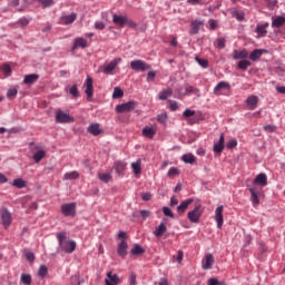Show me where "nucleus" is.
I'll use <instances>...</instances> for the list:
<instances>
[{"mask_svg":"<svg viewBox=\"0 0 285 285\" xmlns=\"http://www.w3.org/2000/svg\"><path fill=\"white\" fill-rule=\"evenodd\" d=\"M168 104H169V108L173 112H175V110H179V104H177V101L168 100Z\"/></svg>","mask_w":285,"mask_h":285,"instance_id":"09e8293b","label":"nucleus"},{"mask_svg":"<svg viewBox=\"0 0 285 285\" xmlns=\"http://www.w3.org/2000/svg\"><path fill=\"white\" fill-rule=\"evenodd\" d=\"M197 159L195 158V156L193 154H185L183 156V161H185V164H195Z\"/></svg>","mask_w":285,"mask_h":285,"instance_id":"4c0bfd02","label":"nucleus"},{"mask_svg":"<svg viewBox=\"0 0 285 285\" xmlns=\"http://www.w3.org/2000/svg\"><path fill=\"white\" fill-rule=\"evenodd\" d=\"M208 285H226V283L219 282V279H217V278H209Z\"/></svg>","mask_w":285,"mask_h":285,"instance_id":"4d7b16f0","label":"nucleus"},{"mask_svg":"<svg viewBox=\"0 0 285 285\" xmlns=\"http://www.w3.org/2000/svg\"><path fill=\"white\" fill-rule=\"evenodd\" d=\"M262 55H264V50L262 49H255L254 51H252V53L249 55V59L252 61H259V59L262 58Z\"/></svg>","mask_w":285,"mask_h":285,"instance_id":"7c9ffc66","label":"nucleus"},{"mask_svg":"<svg viewBox=\"0 0 285 285\" xmlns=\"http://www.w3.org/2000/svg\"><path fill=\"white\" fill-rule=\"evenodd\" d=\"M203 213L202 205H196L191 212H188L187 217L191 224H199Z\"/></svg>","mask_w":285,"mask_h":285,"instance_id":"7ed1b4c3","label":"nucleus"},{"mask_svg":"<svg viewBox=\"0 0 285 285\" xmlns=\"http://www.w3.org/2000/svg\"><path fill=\"white\" fill-rule=\"evenodd\" d=\"M163 213L166 217H171V219L175 218V214H173V210H170L169 207H163Z\"/></svg>","mask_w":285,"mask_h":285,"instance_id":"8fccbe9b","label":"nucleus"},{"mask_svg":"<svg viewBox=\"0 0 285 285\" xmlns=\"http://www.w3.org/2000/svg\"><path fill=\"white\" fill-rule=\"evenodd\" d=\"M112 97H114V99H119V98L124 97V90H121V88H119V87H116L114 89Z\"/></svg>","mask_w":285,"mask_h":285,"instance_id":"c03bdc74","label":"nucleus"},{"mask_svg":"<svg viewBox=\"0 0 285 285\" xmlns=\"http://www.w3.org/2000/svg\"><path fill=\"white\" fill-rule=\"evenodd\" d=\"M2 72H4V75H7V77H10V75L12 73V68L10 67V65H4L2 67Z\"/></svg>","mask_w":285,"mask_h":285,"instance_id":"6e6d98bb","label":"nucleus"},{"mask_svg":"<svg viewBox=\"0 0 285 285\" xmlns=\"http://www.w3.org/2000/svg\"><path fill=\"white\" fill-rule=\"evenodd\" d=\"M137 107V102L130 100L128 102H125V104H121V105H118L116 107V111L117 112H131V110H135V108Z\"/></svg>","mask_w":285,"mask_h":285,"instance_id":"39448f33","label":"nucleus"},{"mask_svg":"<svg viewBox=\"0 0 285 285\" xmlns=\"http://www.w3.org/2000/svg\"><path fill=\"white\" fill-rule=\"evenodd\" d=\"M157 135V125L146 126L142 128V136L153 139Z\"/></svg>","mask_w":285,"mask_h":285,"instance_id":"9b49d317","label":"nucleus"},{"mask_svg":"<svg viewBox=\"0 0 285 285\" xmlns=\"http://www.w3.org/2000/svg\"><path fill=\"white\" fill-rule=\"evenodd\" d=\"M77 48H88V40L83 38H76L72 50H77Z\"/></svg>","mask_w":285,"mask_h":285,"instance_id":"b1692460","label":"nucleus"},{"mask_svg":"<svg viewBox=\"0 0 285 285\" xmlns=\"http://www.w3.org/2000/svg\"><path fill=\"white\" fill-rule=\"evenodd\" d=\"M61 213L65 217H70V215H72V204H63L61 206Z\"/></svg>","mask_w":285,"mask_h":285,"instance_id":"2f4dec72","label":"nucleus"},{"mask_svg":"<svg viewBox=\"0 0 285 285\" xmlns=\"http://www.w3.org/2000/svg\"><path fill=\"white\" fill-rule=\"evenodd\" d=\"M20 282L23 285H30L32 284V276H30V274H21Z\"/></svg>","mask_w":285,"mask_h":285,"instance_id":"c9c22d12","label":"nucleus"},{"mask_svg":"<svg viewBox=\"0 0 285 285\" xmlns=\"http://www.w3.org/2000/svg\"><path fill=\"white\" fill-rule=\"evenodd\" d=\"M250 66H253V63L250 62V60L244 59V60H240V61L238 62V69H239V70L246 71V70H248V67H250Z\"/></svg>","mask_w":285,"mask_h":285,"instance_id":"f704fd0d","label":"nucleus"},{"mask_svg":"<svg viewBox=\"0 0 285 285\" xmlns=\"http://www.w3.org/2000/svg\"><path fill=\"white\" fill-rule=\"evenodd\" d=\"M268 22L258 23L256 26L255 32L258 35V37H265L266 35H268Z\"/></svg>","mask_w":285,"mask_h":285,"instance_id":"f3484780","label":"nucleus"},{"mask_svg":"<svg viewBox=\"0 0 285 285\" xmlns=\"http://www.w3.org/2000/svg\"><path fill=\"white\" fill-rule=\"evenodd\" d=\"M140 215L142 219H148V217H150V210L142 209L140 210Z\"/></svg>","mask_w":285,"mask_h":285,"instance_id":"774afa93","label":"nucleus"},{"mask_svg":"<svg viewBox=\"0 0 285 285\" xmlns=\"http://www.w3.org/2000/svg\"><path fill=\"white\" fill-rule=\"evenodd\" d=\"M92 78L87 77V80L85 82V94L87 95V101H90L92 99V95H95V88L92 87Z\"/></svg>","mask_w":285,"mask_h":285,"instance_id":"1a4fd4ad","label":"nucleus"},{"mask_svg":"<svg viewBox=\"0 0 285 285\" xmlns=\"http://www.w3.org/2000/svg\"><path fill=\"white\" fill-rule=\"evenodd\" d=\"M38 3H41L42 8H50V6H55V0H36Z\"/></svg>","mask_w":285,"mask_h":285,"instance_id":"a18cd8bd","label":"nucleus"},{"mask_svg":"<svg viewBox=\"0 0 285 285\" xmlns=\"http://www.w3.org/2000/svg\"><path fill=\"white\" fill-rule=\"evenodd\" d=\"M127 19H128V17H126V16H117V14L112 16V22L116 26H119L120 28H124L126 26Z\"/></svg>","mask_w":285,"mask_h":285,"instance_id":"aec40b11","label":"nucleus"},{"mask_svg":"<svg viewBox=\"0 0 285 285\" xmlns=\"http://www.w3.org/2000/svg\"><path fill=\"white\" fill-rule=\"evenodd\" d=\"M185 95H199V89L194 86H187L185 88Z\"/></svg>","mask_w":285,"mask_h":285,"instance_id":"58836bf2","label":"nucleus"},{"mask_svg":"<svg viewBox=\"0 0 285 285\" xmlns=\"http://www.w3.org/2000/svg\"><path fill=\"white\" fill-rule=\"evenodd\" d=\"M128 166V163L124 161V160H116L114 163V170L116 171V174L118 175V177H124V173H126V168Z\"/></svg>","mask_w":285,"mask_h":285,"instance_id":"0eeeda50","label":"nucleus"},{"mask_svg":"<svg viewBox=\"0 0 285 285\" xmlns=\"http://www.w3.org/2000/svg\"><path fill=\"white\" fill-rule=\"evenodd\" d=\"M145 253L146 250L142 249V247L139 245L134 246V248L131 249V255H144Z\"/></svg>","mask_w":285,"mask_h":285,"instance_id":"a19ab883","label":"nucleus"},{"mask_svg":"<svg viewBox=\"0 0 285 285\" xmlns=\"http://www.w3.org/2000/svg\"><path fill=\"white\" fill-rule=\"evenodd\" d=\"M155 77H157V72L155 71H149L147 73V81H155Z\"/></svg>","mask_w":285,"mask_h":285,"instance_id":"69168bd1","label":"nucleus"},{"mask_svg":"<svg viewBox=\"0 0 285 285\" xmlns=\"http://www.w3.org/2000/svg\"><path fill=\"white\" fill-rule=\"evenodd\" d=\"M204 27V21L191 20L189 35H199V30Z\"/></svg>","mask_w":285,"mask_h":285,"instance_id":"f8f14e48","label":"nucleus"},{"mask_svg":"<svg viewBox=\"0 0 285 285\" xmlns=\"http://www.w3.org/2000/svg\"><path fill=\"white\" fill-rule=\"evenodd\" d=\"M131 168L134 170V175H141V159L131 163Z\"/></svg>","mask_w":285,"mask_h":285,"instance_id":"473e14b6","label":"nucleus"},{"mask_svg":"<svg viewBox=\"0 0 285 285\" xmlns=\"http://www.w3.org/2000/svg\"><path fill=\"white\" fill-rule=\"evenodd\" d=\"M217 48H219L220 50H223V48H226V38H219L217 40Z\"/></svg>","mask_w":285,"mask_h":285,"instance_id":"5fc2aeb1","label":"nucleus"},{"mask_svg":"<svg viewBox=\"0 0 285 285\" xmlns=\"http://www.w3.org/2000/svg\"><path fill=\"white\" fill-rule=\"evenodd\" d=\"M224 141H225L224 134H220L218 142L214 145V153H218V154L223 153Z\"/></svg>","mask_w":285,"mask_h":285,"instance_id":"c85d7f7f","label":"nucleus"},{"mask_svg":"<svg viewBox=\"0 0 285 285\" xmlns=\"http://www.w3.org/2000/svg\"><path fill=\"white\" fill-rule=\"evenodd\" d=\"M253 206H259V191L255 187L249 188Z\"/></svg>","mask_w":285,"mask_h":285,"instance_id":"412c9836","label":"nucleus"},{"mask_svg":"<svg viewBox=\"0 0 285 285\" xmlns=\"http://www.w3.org/2000/svg\"><path fill=\"white\" fill-rule=\"evenodd\" d=\"M1 222L4 228H10V224H12V214H10L6 208L0 210Z\"/></svg>","mask_w":285,"mask_h":285,"instance_id":"423d86ee","label":"nucleus"},{"mask_svg":"<svg viewBox=\"0 0 285 285\" xmlns=\"http://www.w3.org/2000/svg\"><path fill=\"white\" fill-rule=\"evenodd\" d=\"M194 199L193 198H188L186 200H184L178 207H177V212L178 213H186V210L188 209V206H190V204H193Z\"/></svg>","mask_w":285,"mask_h":285,"instance_id":"cd10ccee","label":"nucleus"},{"mask_svg":"<svg viewBox=\"0 0 285 285\" xmlns=\"http://www.w3.org/2000/svg\"><path fill=\"white\" fill-rule=\"evenodd\" d=\"M131 70L135 72H146V70H150V65L146 63L144 60H132L130 62Z\"/></svg>","mask_w":285,"mask_h":285,"instance_id":"20e7f679","label":"nucleus"},{"mask_svg":"<svg viewBox=\"0 0 285 285\" xmlns=\"http://www.w3.org/2000/svg\"><path fill=\"white\" fill-rule=\"evenodd\" d=\"M121 61V58H116L111 60L104 69L105 75H110L117 66H119V62Z\"/></svg>","mask_w":285,"mask_h":285,"instance_id":"dca6fc26","label":"nucleus"},{"mask_svg":"<svg viewBox=\"0 0 285 285\" xmlns=\"http://www.w3.org/2000/svg\"><path fill=\"white\" fill-rule=\"evenodd\" d=\"M18 23H20V26L26 27V26H28V23H30V19H28V18H20L18 20Z\"/></svg>","mask_w":285,"mask_h":285,"instance_id":"338daca9","label":"nucleus"},{"mask_svg":"<svg viewBox=\"0 0 285 285\" xmlns=\"http://www.w3.org/2000/svg\"><path fill=\"white\" fill-rule=\"evenodd\" d=\"M39 277H46L48 275V267L46 265H41L38 271Z\"/></svg>","mask_w":285,"mask_h":285,"instance_id":"de8ad7c7","label":"nucleus"},{"mask_svg":"<svg viewBox=\"0 0 285 285\" xmlns=\"http://www.w3.org/2000/svg\"><path fill=\"white\" fill-rule=\"evenodd\" d=\"M166 230H168L166 223H160L159 226L154 230V235L155 237H163Z\"/></svg>","mask_w":285,"mask_h":285,"instance_id":"bb28decb","label":"nucleus"},{"mask_svg":"<svg viewBox=\"0 0 285 285\" xmlns=\"http://www.w3.org/2000/svg\"><path fill=\"white\" fill-rule=\"evenodd\" d=\"M29 148L33 154L32 159L36 164H39L43 157H46V150L41 149V146L30 142Z\"/></svg>","mask_w":285,"mask_h":285,"instance_id":"f03ea898","label":"nucleus"},{"mask_svg":"<svg viewBox=\"0 0 285 285\" xmlns=\"http://www.w3.org/2000/svg\"><path fill=\"white\" fill-rule=\"evenodd\" d=\"M60 23L62 26H69V23H72V14L70 16H63L61 19H60Z\"/></svg>","mask_w":285,"mask_h":285,"instance_id":"37998d69","label":"nucleus"},{"mask_svg":"<svg viewBox=\"0 0 285 285\" xmlns=\"http://www.w3.org/2000/svg\"><path fill=\"white\" fill-rule=\"evenodd\" d=\"M12 186H14L16 188H26V186H28V183H26V180L21 178H17L13 180Z\"/></svg>","mask_w":285,"mask_h":285,"instance_id":"e433bc0d","label":"nucleus"},{"mask_svg":"<svg viewBox=\"0 0 285 285\" xmlns=\"http://www.w3.org/2000/svg\"><path fill=\"white\" fill-rule=\"evenodd\" d=\"M285 24V17L277 16L275 18H272V28H282V26Z\"/></svg>","mask_w":285,"mask_h":285,"instance_id":"5701e85b","label":"nucleus"},{"mask_svg":"<svg viewBox=\"0 0 285 285\" xmlns=\"http://www.w3.org/2000/svg\"><path fill=\"white\" fill-rule=\"evenodd\" d=\"M95 28L96 30H106V23H104L102 21H96Z\"/></svg>","mask_w":285,"mask_h":285,"instance_id":"052dcab7","label":"nucleus"},{"mask_svg":"<svg viewBox=\"0 0 285 285\" xmlns=\"http://www.w3.org/2000/svg\"><path fill=\"white\" fill-rule=\"evenodd\" d=\"M141 199L144 202H150L153 199V194H150V193L141 194Z\"/></svg>","mask_w":285,"mask_h":285,"instance_id":"e2e57ef3","label":"nucleus"},{"mask_svg":"<svg viewBox=\"0 0 285 285\" xmlns=\"http://www.w3.org/2000/svg\"><path fill=\"white\" fill-rule=\"evenodd\" d=\"M125 26H128V28H131L132 30H135V28H137V22L127 18Z\"/></svg>","mask_w":285,"mask_h":285,"instance_id":"680f3d73","label":"nucleus"},{"mask_svg":"<svg viewBox=\"0 0 285 285\" xmlns=\"http://www.w3.org/2000/svg\"><path fill=\"white\" fill-rule=\"evenodd\" d=\"M121 283V279H119V276L117 274H114L112 272L107 273V278L105 279L106 285H118Z\"/></svg>","mask_w":285,"mask_h":285,"instance_id":"ddd939ff","label":"nucleus"},{"mask_svg":"<svg viewBox=\"0 0 285 285\" xmlns=\"http://www.w3.org/2000/svg\"><path fill=\"white\" fill-rule=\"evenodd\" d=\"M23 255H24L27 262H30V264H32V262H35V253H32L28 249H24Z\"/></svg>","mask_w":285,"mask_h":285,"instance_id":"79ce46f5","label":"nucleus"},{"mask_svg":"<svg viewBox=\"0 0 285 285\" xmlns=\"http://www.w3.org/2000/svg\"><path fill=\"white\" fill-rule=\"evenodd\" d=\"M128 243H126V240H121L118 245V249L117 253L119 255V257H126V255H128Z\"/></svg>","mask_w":285,"mask_h":285,"instance_id":"6ab92c4d","label":"nucleus"},{"mask_svg":"<svg viewBox=\"0 0 285 285\" xmlns=\"http://www.w3.org/2000/svg\"><path fill=\"white\" fill-rule=\"evenodd\" d=\"M70 121H72V117H70L68 114H66V111H62L61 109H59L56 112V122L57 124H70Z\"/></svg>","mask_w":285,"mask_h":285,"instance_id":"6e6552de","label":"nucleus"},{"mask_svg":"<svg viewBox=\"0 0 285 285\" xmlns=\"http://www.w3.org/2000/svg\"><path fill=\"white\" fill-rule=\"evenodd\" d=\"M38 80H39V75L30 73L24 76L23 83L32 85V83H36V81Z\"/></svg>","mask_w":285,"mask_h":285,"instance_id":"c756f323","label":"nucleus"},{"mask_svg":"<svg viewBox=\"0 0 285 285\" xmlns=\"http://www.w3.org/2000/svg\"><path fill=\"white\" fill-rule=\"evenodd\" d=\"M183 117H186V119H189V117H195V110L186 109L183 112Z\"/></svg>","mask_w":285,"mask_h":285,"instance_id":"bf43d9fd","label":"nucleus"},{"mask_svg":"<svg viewBox=\"0 0 285 285\" xmlns=\"http://www.w3.org/2000/svg\"><path fill=\"white\" fill-rule=\"evenodd\" d=\"M196 61L202 66V68H208V60L196 57Z\"/></svg>","mask_w":285,"mask_h":285,"instance_id":"603ef678","label":"nucleus"},{"mask_svg":"<svg viewBox=\"0 0 285 285\" xmlns=\"http://www.w3.org/2000/svg\"><path fill=\"white\" fill-rule=\"evenodd\" d=\"M257 104H259V98L255 95L248 96L246 99L248 110H255V108H257Z\"/></svg>","mask_w":285,"mask_h":285,"instance_id":"2eb2a0df","label":"nucleus"},{"mask_svg":"<svg viewBox=\"0 0 285 285\" xmlns=\"http://www.w3.org/2000/svg\"><path fill=\"white\" fill-rule=\"evenodd\" d=\"M248 57V50L243 49V50H234L233 52V59H247Z\"/></svg>","mask_w":285,"mask_h":285,"instance_id":"a878e982","label":"nucleus"},{"mask_svg":"<svg viewBox=\"0 0 285 285\" xmlns=\"http://www.w3.org/2000/svg\"><path fill=\"white\" fill-rule=\"evenodd\" d=\"M236 146H237V140H235V139H232V140H229V141L227 142V148H228L229 150H233V148H236Z\"/></svg>","mask_w":285,"mask_h":285,"instance_id":"0e129e2a","label":"nucleus"},{"mask_svg":"<svg viewBox=\"0 0 285 285\" xmlns=\"http://www.w3.org/2000/svg\"><path fill=\"white\" fill-rule=\"evenodd\" d=\"M18 92H19V90L17 88H11L7 92V98L8 99H14L17 97Z\"/></svg>","mask_w":285,"mask_h":285,"instance_id":"49530a36","label":"nucleus"},{"mask_svg":"<svg viewBox=\"0 0 285 285\" xmlns=\"http://www.w3.org/2000/svg\"><path fill=\"white\" fill-rule=\"evenodd\" d=\"M168 97H173V89L167 88L159 94L160 101H166Z\"/></svg>","mask_w":285,"mask_h":285,"instance_id":"72a5a7b5","label":"nucleus"},{"mask_svg":"<svg viewBox=\"0 0 285 285\" xmlns=\"http://www.w3.org/2000/svg\"><path fill=\"white\" fill-rule=\"evenodd\" d=\"M222 90H230V83L226 81L218 82V85L214 88V95H222Z\"/></svg>","mask_w":285,"mask_h":285,"instance_id":"a211bd4d","label":"nucleus"},{"mask_svg":"<svg viewBox=\"0 0 285 285\" xmlns=\"http://www.w3.org/2000/svg\"><path fill=\"white\" fill-rule=\"evenodd\" d=\"M57 238L59 242L60 250L63 253H72V239L66 232H60L57 234Z\"/></svg>","mask_w":285,"mask_h":285,"instance_id":"f257e3e1","label":"nucleus"},{"mask_svg":"<svg viewBox=\"0 0 285 285\" xmlns=\"http://www.w3.org/2000/svg\"><path fill=\"white\" fill-rule=\"evenodd\" d=\"M157 121H159V124H166V121H168V115H166V114L158 115Z\"/></svg>","mask_w":285,"mask_h":285,"instance_id":"3c124183","label":"nucleus"},{"mask_svg":"<svg viewBox=\"0 0 285 285\" xmlns=\"http://www.w3.org/2000/svg\"><path fill=\"white\" fill-rule=\"evenodd\" d=\"M88 132L90 135H94V137H97L99 135H101V129L99 128V124L95 122V124H91L89 127H88Z\"/></svg>","mask_w":285,"mask_h":285,"instance_id":"393cba45","label":"nucleus"},{"mask_svg":"<svg viewBox=\"0 0 285 285\" xmlns=\"http://www.w3.org/2000/svg\"><path fill=\"white\" fill-rule=\"evenodd\" d=\"M168 177L173 178V177H176V175H179V169L175 168V167H171L169 170H168Z\"/></svg>","mask_w":285,"mask_h":285,"instance_id":"864d4df0","label":"nucleus"},{"mask_svg":"<svg viewBox=\"0 0 285 285\" xmlns=\"http://www.w3.org/2000/svg\"><path fill=\"white\" fill-rule=\"evenodd\" d=\"M213 264H215V257H213V254H206L205 259L203 261V269L210 271Z\"/></svg>","mask_w":285,"mask_h":285,"instance_id":"4468645a","label":"nucleus"},{"mask_svg":"<svg viewBox=\"0 0 285 285\" xmlns=\"http://www.w3.org/2000/svg\"><path fill=\"white\" fill-rule=\"evenodd\" d=\"M98 178L100 179V181H104L105 184H108V181H110V179H112V175L110 173H108V174H98Z\"/></svg>","mask_w":285,"mask_h":285,"instance_id":"ea45409f","label":"nucleus"},{"mask_svg":"<svg viewBox=\"0 0 285 285\" xmlns=\"http://www.w3.org/2000/svg\"><path fill=\"white\" fill-rule=\"evenodd\" d=\"M254 184H257L258 186H266L268 184V177L266 174H258L254 179Z\"/></svg>","mask_w":285,"mask_h":285,"instance_id":"4be33fe9","label":"nucleus"},{"mask_svg":"<svg viewBox=\"0 0 285 285\" xmlns=\"http://www.w3.org/2000/svg\"><path fill=\"white\" fill-rule=\"evenodd\" d=\"M215 220L217 224V228H222L224 226V206L223 205L216 208Z\"/></svg>","mask_w":285,"mask_h":285,"instance_id":"9d476101","label":"nucleus"},{"mask_svg":"<svg viewBox=\"0 0 285 285\" xmlns=\"http://www.w3.org/2000/svg\"><path fill=\"white\" fill-rule=\"evenodd\" d=\"M234 16L237 19V21H244V17H245L244 11H235Z\"/></svg>","mask_w":285,"mask_h":285,"instance_id":"13d9d810","label":"nucleus"}]
</instances>
